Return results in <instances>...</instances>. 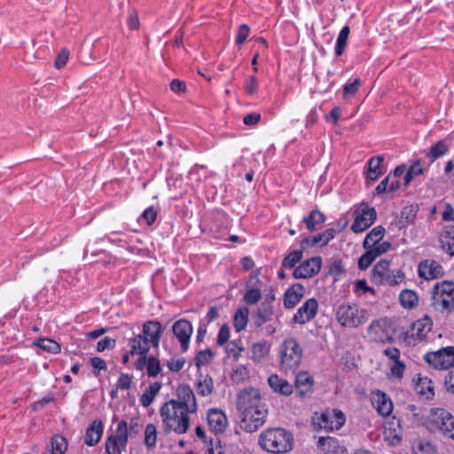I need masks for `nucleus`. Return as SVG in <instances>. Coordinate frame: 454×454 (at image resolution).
<instances>
[{"instance_id":"1","label":"nucleus","mask_w":454,"mask_h":454,"mask_svg":"<svg viewBox=\"0 0 454 454\" xmlns=\"http://www.w3.org/2000/svg\"><path fill=\"white\" fill-rule=\"evenodd\" d=\"M237 410L240 415V427L246 432L257 431L266 421L268 408L258 389L241 390L237 397Z\"/></svg>"},{"instance_id":"2","label":"nucleus","mask_w":454,"mask_h":454,"mask_svg":"<svg viewBox=\"0 0 454 454\" xmlns=\"http://www.w3.org/2000/svg\"><path fill=\"white\" fill-rule=\"evenodd\" d=\"M163 431L166 434L174 432L176 434H185L190 427L189 411L178 407L175 400L166 402L160 408Z\"/></svg>"},{"instance_id":"3","label":"nucleus","mask_w":454,"mask_h":454,"mask_svg":"<svg viewBox=\"0 0 454 454\" xmlns=\"http://www.w3.org/2000/svg\"><path fill=\"white\" fill-rule=\"evenodd\" d=\"M258 443L269 453L285 454L293 450L294 438L292 433L283 427H271L260 434Z\"/></svg>"},{"instance_id":"4","label":"nucleus","mask_w":454,"mask_h":454,"mask_svg":"<svg viewBox=\"0 0 454 454\" xmlns=\"http://www.w3.org/2000/svg\"><path fill=\"white\" fill-rule=\"evenodd\" d=\"M302 354L303 349L295 338L285 339L278 348L281 370L294 373L301 363Z\"/></svg>"},{"instance_id":"5","label":"nucleus","mask_w":454,"mask_h":454,"mask_svg":"<svg viewBox=\"0 0 454 454\" xmlns=\"http://www.w3.org/2000/svg\"><path fill=\"white\" fill-rule=\"evenodd\" d=\"M337 322L343 327L356 328L367 319V311L355 303L340 304L335 312Z\"/></svg>"},{"instance_id":"6","label":"nucleus","mask_w":454,"mask_h":454,"mask_svg":"<svg viewBox=\"0 0 454 454\" xmlns=\"http://www.w3.org/2000/svg\"><path fill=\"white\" fill-rule=\"evenodd\" d=\"M432 306L439 311L454 309V283L442 281L432 290Z\"/></svg>"},{"instance_id":"7","label":"nucleus","mask_w":454,"mask_h":454,"mask_svg":"<svg viewBox=\"0 0 454 454\" xmlns=\"http://www.w3.org/2000/svg\"><path fill=\"white\" fill-rule=\"evenodd\" d=\"M432 329V322L429 317L419 319L412 323L411 328L403 334V341L409 346H415L418 341L426 339Z\"/></svg>"},{"instance_id":"8","label":"nucleus","mask_w":454,"mask_h":454,"mask_svg":"<svg viewBox=\"0 0 454 454\" xmlns=\"http://www.w3.org/2000/svg\"><path fill=\"white\" fill-rule=\"evenodd\" d=\"M425 361L437 369H449L454 367V347L449 346L437 351L427 352Z\"/></svg>"},{"instance_id":"9","label":"nucleus","mask_w":454,"mask_h":454,"mask_svg":"<svg viewBox=\"0 0 454 454\" xmlns=\"http://www.w3.org/2000/svg\"><path fill=\"white\" fill-rule=\"evenodd\" d=\"M355 221L350 230L354 233H361L366 231L376 220L377 212L374 207H362L355 211Z\"/></svg>"},{"instance_id":"10","label":"nucleus","mask_w":454,"mask_h":454,"mask_svg":"<svg viewBox=\"0 0 454 454\" xmlns=\"http://www.w3.org/2000/svg\"><path fill=\"white\" fill-rule=\"evenodd\" d=\"M172 332L180 342L182 351L186 352L189 348L190 339L193 333V327L191 322L186 319L177 320L172 326Z\"/></svg>"},{"instance_id":"11","label":"nucleus","mask_w":454,"mask_h":454,"mask_svg":"<svg viewBox=\"0 0 454 454\" xmlns=\"http://www.w3.org/2000/svg\"><path fill=\"white\" fill-rule=\"evenodd\" d=\"M346 421L344 413L337 409L323 412L319 418L318 425L327 430H339Z\"/></svg>"},{"instance_id":"12","label":"nucleus","mask_w":454,"mask_h":454,"mask_svg":"<svg viewBox=\"0 0 454 454\" xmlns=\"http://www.w3.org/2000/svg\"><path fill=\"white\" fill-rule=\"evenodd\" d=\"M177 400H175L178 404V407H182L184 410L193 414L198 410V404L196 402L195 395L188 385H180L176 388Z\"/></svg>"},{"instance_id":"13","label":"nucleus","mask_w":454,"mask_h":454,"mask_svg":"<svg viewBox=\"0 0 454 454\" xmlns=\"http://www.w3.org/2000/svg\"><path fill=\"white\" fill-rule=\"evenodd\" d=\"M322 266V259L319 256H314L301 262L294 270L293 276L295 278H308L317 275Z\"/></svg>"},{"instance_id":"14","label":"nucleus","mask_w":454,"mask_h":454,"mask_svg":"<svg viewBox=\"0 0 454 454\" xmlns=\"http://www.w3.org/2000/svg\"><path fill=\"white\" fill-rule=\"evenodd\" d=\"M318 309V302L315 298L307 300L294 315L293 322L299 325H304L312 320Z\"/></svg>"},{"instance_id":"15","label":"nucleus","mask_w":454,"mask_h":454,"mask_svg":"<svg viewBox=\"0 0 454 454\" xmlns=\"http://www.w3.org/2000/svg\"><path fill=\"white\" fill-rule=\"evenodd\" d=\"M416 218V210L412 206L404 207L400 215H395L388 226L392 232L400 231L405 229Z\"/></svg>"},{"instance_id":"16","label":"nucleus","mask_w":454,"mask_h":454,"mask_svg":"<svg viewBox=\"0 0 454 454\" xmlns=\"http://www.w3.org/2000/svg\"><path fill=\"white\" fill-rule=\"evenodd\" d=\"M450 419V413L441 408H434L430 410L429 415L427 418V426L431 431H441L444 426L445 421Z\"/></svg>"},{"instance_id":"17","label":"nucleus","mask_w":454,"mask_h":454,"mask_svg":"<svg viewBox=\"0 0 454 454\" xmlns=\"http://www.w3.org/2000/svg\"><path fill=\"white\" fill-rule=\"evenodd\" d=\"M419 275L427 280L434 279L443 275V268L438 262L427 259L419 263Z\"/></svg>"},{"instance_id":"18","label":"nucleus","mask_w":454,"mask_h":454,"mask_svg":"<svg viewBox=\"0 0 454 454\" xmlns=\"http://www.w3.org/2000/svg\"><path fill=\"white\" fill-rule=\"evenodd\" d=\"M368 333L373 337L375 341L382 343H392L394 338L387 332V325L385 320L372 321L368 327Z\"/></svg>"},{"instance_id":"19","label":"nucleus","mask_w":454,"mask_h":454,"mask_svg":"<svg viewBox=\"0 0 454 454\" xmlns=\"http://www.w3.org/2000/svg\"><path fill=\"white\" fill-rule=\"evenodd\" d=\"M372 403L377 412L382 417H387L392 413V401L382 391L377 390L372 393Z\"/></svg>"},{"instance_id":"20","label":"nucleus","mask_w":454,"mask_h":454,"mask_svg":"<svg viewBox=\"0 0 454 454\" xmlns=\"http://www.w3.org/2000/svg\"><path fill=\"white\" fill-rule=\"evenodd\" d=\"M162 332L161 324L158 321H147L143 325V334H141L153 347L158 348Z\"/></svg>"},{"instance_id":"21","label":"nucleus","mask_w":454,"mask_h":454,"mask_svg":"<svg viewBox=\"0 0 454 454\" xmlns=\"http://www.w3.org/2000/svg\"><path fill=\"white\" fill-rule=\"evenodd\" d=\"M207 423L211 431L215 434L223 433L227 427V418L223 411L211 409L207 412Z\"/></svg>"},{"instance_id":"22","label":"nucleus","mask_w":454,"mask_h":454,"mask_svg":"<svg viewBox=\"0 0 454 454\" xmlns=\"http://www.w3.org/2000/svg\"><path fill=\"white\" fill-rule=\"evenodd\" d=\"M336 231L333 228L326 229L323 233L316 236H309L301 240V247L325 246L334 239Z\"/></svg>"},{"instance_id":"23","label":"nucleus","mask_w":454,"mask_h":454,"mask_svg":"<svg viewBox=\"0 0 454 454\" xmlns=\"http://www.w3.org/2000/svg\"><path fill=\"white\" fill-rule=\"evenodd\" d=\"M317 447L324 454H348L347 449L334 437H320Z\"/></svg>"},{"instance_id":"24","label":"nucleus","mask_w":454,"mask_h":454,"mask_svg":"<svg viewBox=\"0 0 454 454\" xmlns=\"http://www.w3.org/2000/svg\"><path fill=\"white\" fill-rule=\"evenodd\" d=\"M274 308L271 302L263 301L257 308V311L254 317V324L255 327L260 328L264 324L270 322L273 319Z\"/></svg>"},{"instance_id":"25","label":"nucleus","mask_w":454,"mask_h":454,"mask_svg":"<svg viewBox=\"0 0 454 454\" xmlns=\"http://www.w3.org/2000/svg\"><path fill=\"white\" fill-rule=\"evenodd\" d=\"M304 295V287L301 284L293 285L284 295V306L286 309L294 308Z\"/></svg>"},{"instance_id":"26","label":"nucleus","mask_w":454,"mask_h":454,"mask_svg":"<svg viewBox=\"0 0 454 454\" xmlns=\"http://www.w3.org/2000/svg\"><path fill=\"white\" fill-rule=\"evenodd\" d=\"M268 383L275 393L283 395H290L294 391L293 385L277 374L270 375L268 379Z\"/></svg>"},{"instance_id":"27","label":"nucleus","mask_w":454,"mask_h":454,"mask_svg":"<svg viewBox=\"0 0 454 454\" xmlns=\"http://www.w3.org/2000/svg\"><path fill=\"white\" fill-rule=\"evenodd\" d=\"M104 427L101 421L94 420L86 429L84 443L95 446L102 437Z\"/></svg>"},{"instance_id":"28","label":"nucleus","mask_w":454,"mask_h":454,"mask_svg":"<svg viewBox=\"0 0 454 454\" xmlns=\"http://www.w3.org/2000/svg\"><path fill=\"white\" fill-rule=\"evenodd\" d=\"M442 249L450 255H454V226L448 225L443 228L440 235Z\"/></svg>"},{"instance_id":"29","label":"nucleus","mask_w":454,"mask_h":454,"mask_svg":"<svg viewBox=\"0 0 454 454\" xmlns=\"http://www.w3.org/2000/svg\"><path fill=\"white\" fill-rule=\"evenodd\" d=\"M385 158L383 155H378L371 158L368 162V170L366 173V178L371 182H375L381 175V165Z\"/></svg>"},{"instance_id":"30","label":"nucleus","mask_w":454,"mask_h":454,"mask_svg":"<svg viewBox=\"0 0 454 454\" xmlns=\"http://www.w3.org/2000/svg\"><path fill=\"white\" fill-rule=\"evenodd\" d=\"M313 385V379L307 372H300L295 378V388L301 396L310 392Z\"/></svg>"},{"instance_id":"31","label":"nucleus","mask_w":454,"mask_h":454,"mask_svg":"<svg viewBox=\"0 0 454 454\" xmlns=\"http://www.w3.org/2000/svg\"><path fill=\"white\" fill-rule=\"evenodd\" d=\"M150 343L141 334L135 336L129 340V345L130 347L129 353L134 356L146 355L150 349Z\"/></svg>"},{"instance_id":"32","label":"nucleus","mask_w":454,"mask_h":454,"mask_svg":"<svg viewBox=\"0 0 454 454\" xmlns=\"http://www.w3.org/2000/svg\"><path fill=\"white\" fill-rule=\"evenodd\" d=\"M390 262L387 260H380L375 264L372 271V278L378 285H384V279L390 272Z\"/></svg>"},{"instance_id":"33","label":"nucleus","mask_w":454,"mask_h":454,"mask_svg":"<svg viewBox=\"0 0 454 454\" xmlns=\"http://www.w3.org/2000/svg\"><path fill=\"white\" fill-rule=\"evenodd\" d=\"M195 387L198 395L201 396L209 395L214 389L213 380L208 375L200 374L195 383Z\"/></svg>"},{"instance_id":"34","label":"nucleus","mask_w":454,"mask_h":454,"mask_svg":"<svg viewBox=\"0 0 454 454\" xmlns=\"http://www.w3.org/2000/svg\"><path fill=\"white\" fill-rule=\"evenodd\" d=\"M325 216L318 210L313 209L308 216L303 217L302 222L309 231H314L317 226L324 223Z\"/></svg>"},{"instance_id":"35","label":"nucleus","mask_w":454,"mask_h":454,"mask_svg":"<svg viewBox=\"0 0 454 454\" xmlns=\"http://www.w3.org/2000/svg\"><path fill=\"white\" fill-rule=\"evenodd\" d=\"M385 228L379 225L374 227L365 237L363 247L364 249H368L372 245H375L381 241L385 235Z\"/></svg>"},{"instance_id":"36","label":"nucleus","mask_w":454,"mask_h":454,"mask_svg":"<svg viewBox=\"0 0 454 454\" xmlns=\"http://www.w3.org/2000/svg\"><path fill=\"white\" fill-rule=\"evenodd\" d=\"M249 309L247 307H240L233 316V326L237 332L244 330L247 325Z\"/></svg>"},{"instance_id":"37","label":"nucleus","mask_w":454,"mask_h":454,"mask_svg":"<svg viewBox=\"0 0 454 454\" xmlns=\"http://www.w3.org/2000/svg\"><path fill=\"white\" fill-rule=\"evenodd\" d=\"M161 388V383L154 382L151 384L141 395L140 402L144 407H148L152 404L153 399L158 395Z\"/></svg>"},{"instance_id":"38","label":"nucleus","mask_w":454,"mask_h":454,"mask_svg":"<svg viewBox=\"0 0 454 454\" xmlns=\"http://www.w3.org/2000/svg\"><path fill=\"white\" fill-rule=\"evenodd\" d=\"M449 151V147L447 144L443 141H438L436 144L433 145L428 152L426 153V156L429 159L431 162L435 160L444 156Z\"/></svg>"},{"instance_id":"39","label":"nucleus","mask_w":454,"mask_h":454,"mask_svg":"<svg viewBox=\"0 0 454 454\" xmlns=\"http://www.w3.org/2000/svg\"><path fill=\"white\" fill-rule=\"evenodd\" d=\"M417 392L427 399L434 395L433 382L427 377L419 378L416 386Z\"/></svg>"},{"instance_id":"40","label":"nucleus","mask_w":454,"mask_h":454,"mask_svg":"<svg viewBox=\"0 0 454 454\" xmlns=\"http://www.w3.org/2000/svg\"><path fill=\"white\" fill-rule=\"evenodd\" d=\"M386 432H388V437L392 436L397 442L401 441L403 429L399 419L393 417L386 425Z\"/></svg>"},{"instance_id":"41","label":"nucleus","mask_w":454,"mask_h":454,"mask_svg":"<svg viewBox=\"0 0 454 454\" xmlns=\"http://www.w3.org/2000/svg\"><path fill=\"white\" fill-rule=\"evenodd\" d=\"M399 300L402 306L405 309H413L418 305L419 297L411 290H403L400 293Z\"/></svg>"},{"instance_id":"42","label":"nucleus","mask_w":454,"mask_h":454,"mask_svg":"<svg viewBox=\"0 0 454 454\" xmlns=\"http://www.w3.org/2000/svg\"><path fill=\"white\" fill-rule=\"evenodd\" d=\"M349 33H350V29H349L348 26L343 27L341 28V30L340 31L338 37H337L335 49H334V52H335L336 56L339 57L343 54L345 48L347 46Z\"/></svg>"},{"instance_id":"43","label":"nucleus","mask_w":454,"mask_h":454,"mask_svg":"<svg viewBox=\"0 0 454 454\" xmlns=\"http://www.w3.org/2000/svg\"><path fill=\"white\" fill-rule=\"evenodd\" d=\"M414 454H436L435 447L428 441L417 440L412 443Z\"/></svg>"},{"instance_id":"44","label":"nucleus","mask_w":454,"mask_h":454,"mask_svg":"<svg viewBox=\"0 0 454 454\" xmlns=\"http://www.w3.org/2000/svg\"><path fill=\"white\" fill-rule=\"evenodd\" d=\"M105 446L106 454H121V451L126 448L127 443L123 442L121 444V442L115 438L108 436Z\"/></svg>"},{"instance_id":"45","label":"nucleus","mask_w":454,"mask_h":454,"mask_svg":"<svg viewBox=\"0 0 454 454\" xmlns=\"http://www.w3.org/2000/svg\"><path fill=\"white\" fill-rule=\"evenodd\" d=\"M302 258V248L289 253L282 262V267L286 269L294 268Z\"/></svg>"},{"instance_id":"46","label":"nucleus","mask_w":454,"mask_h":454,"mask_svg":"<svg viewBox=\"0 0 454 454\" xmlns=\"http://www.w3.org/2000/svg\"><path fill=\"white\" fill-rule=\"evenodd\" d=\"M113 438L118 440V442L121 443H128V436H129V427L128 423L125 420H121L118 423L115 433L110 435Z\"/></svg>"},{"instance_id":"47","label":"nucleus","mask_w":454,"mask_h":454,"mask_svg":"<svg viewBox=\"0 0 454 454\" xmlns=\"http://www.w3.org/2000/svg\"><path fill=\"white\" fill-rule=\"evenodd\" d=\"M36 345L43 350L48 351L52 354H57L60 351L59 344L48 338L39 339L36 342Z\"/></svg>"},{"instance_id":"48","label":"nucleus","mask_w":454,"mask_h":454,"mask_svg":"<svg viewBox=\"0 0 454 454\" xmlns=\"http://www.w3.org/2000/svg\"><path fill=\"white\" fill-rule=\"evenodd\" d=\"M157 441V429L153 424H148L145 430V444L148 448L155 446Z\"/></svg>"},{"instance_id":"49","label":"nucleus","mask_w":454,"mask_h":454,"mask_svg":"<svg viewBox=\"0 0 454 454\" xmlns=\"http://www.w3.org/2000/svg\"><path fill=\"white\" fill-rule=\"evenodd\" d=\"M360 86H361V80L359 78L348 80L346 82V84L343 86L344 98H347L348 97H353L357 92Z\"/></svg>"},{"instance_id":"50","label":"nucleus","mask_w":454,"mask_h":454,"mask_svg":"<svg viewBox=\"0 0 454 454\" xmlns=\"http://www.w3.org/2000/svg\"><path fill=\"white\" fill-rule=\"evenodd\" d=\"M161 372L160 360L155 356H149L146 372L149 377L155 378Z\"/></svg>"},{"instance_id":"51","label":"nucleus","mask_w":454,"mask_h":454,"mask_svg":"<svg viewBox=\"0 0 454 454\" xmlns=\"http://www.w3.org/2000/svg\"><path fill=\"white\" fill-rule=\"evenodd\" d=\"M384 279V284L388 286H395L400 284L404 279V273L400 270H390L387 278Z\"/></svg>"},{"instance_id":"52","label":"nucleus","mask_w":454,"mask_h":454,"mask_svg":"<svg viewBox=\"0 0 454 454\" xmlns=\"http://www.w3.org/2000/svg\"><path fill=\"white\" fill-rule=\"evenodd\" d=\"M391 247V244L388 241H383L376 243L375 245H372L368 249L373 254V255L377 258L381 254L387 253Z\"/></svg>"},{"instance_id":"53","label":"nucleus","mask_w":454,"mask_h":454,"mask_svg":"<svg viewBox=\"0 0 454 454\" xmlns=\"http://www.w3.org/2000/svg\"><path fill=\"white\" fill-rule=\"evenodd\" d=\"M365 250L366 252L362 254L358 260V268L362 270H366L376 259V257L369 249Z\"/></svg>"},{"instance_id":"54","label":"nucleus","mask_w":454,"mask_h":454,"mask_svg":"<svg viewBox=\"0 0 454 454\" xmlns=\"http://www.w3.org/2000/svg\"><path fill=\"white\" fill-rule=\"evenodd\" d=\"M262 298L261 291L257 288H251L244 294V301L248 304H255Z\"/></svg>"},{"instance_id":"55","label":"nucleus","mask_w":454,"mask_h":454,"mask_svg":"<svg viewBox=\"0 0 454 454\" xmlns=\"http://www.w3.org/2000/svg\"><path fill=\"white\" fill-rule=\"evenodd\" d=\"M268 354V348L265 343H255L252 347V356L255 360L262 359Z\"/></svg>"},{"instance_id":"56","label":"nucleus","mask_w":454,"mask_h":454,"mask_svg":"<svg viewBox=\"0 0 454 454\" xmlns=\"http://www.w3.org/2000/svg\"><path fill=\"white\" fill-rule=\"evenodd\" d=\"M213 354L210 349L200 351L195 357V364L198 367L208 364L211 360Z\"/></svg>"},{"instance_id":"57","label":"nucleus","mask_w":454,"mask_h":454,"mask_svg":"<svg viewBox=\"0 0 454 454\" xmlns=\"http://www.w3.org/2000/svg\"><path fill=\"white\" fill-rule=\"evenodd\" d=\"M230 339V327L228 325H223L218 332L216 343L218 346H223Z\"/></svg>"},{"instance_id":"58","label":"nucleus","mask_w":454,"mask_h":454,"mask_svg":"<svg viewBox=\"0 0 454 454\" xmlns=\"http://www.w3.org/2000/svg\"><path fill=\"white\" fill-rule=\"evenodd\" d=\"M115 346V340L110 337H105L97 343V351L103 352L106 349H112Z\"/></svg>"},{"instance_id":"59","label":"nucleus","mask_w":454,"mask_h":454,"mask_svg":"<svg viewBox=\"0 0 454 454\" xmlns=\"http://www.w3.org/2000/svg\"><path fill=\"white\" fill-rule=\"evenodd\" d=\"M250 33V28L247 25L243 24L239 27L237 38H236V43L239 45H242L247 38L248 37Z\"/></svg>"},{"instance_id":"60","label":"nucleus","mask_w":454,"mask_h":454,"mask_svg":"<svg viewBox=\"0 0 454 454\" xmlns=\"http://www.w3.org/2000/svg\"><path fill=\"white\" fill-rule=\"evenodd\" d=\"M142 218L148 225H152L157 218V211L153 207H147L142 214Z\"/></svg>"},{"instance_id":"61","label":"nucleus","mask_w":454,"mask_h":454,"mask_svg":"<svg viewBox=\"0 0 454 454\" xmlns=\"http://www.w3.org/2000/svg\"><path fill=\"white\" fill-rule=\"evenodd\" d=\"M132 377L128 373H121L117 381V387L127 390L130 387Z\"/></svg>"},{"instance_id":"62","label":"nucleus","mask_w":454,"mask_h":454,"mask_svg":"<svg viewBox=\"0 0 454 454\" xmlns=\"http://www.w3.org/2000/svg\"><path fill=\"white\" fill-rule=\"evenodd\" d=\"M405 369V364L401 360L394 362V364L390 367L391 374L398 379L403 378Z\"/></svg>"},{"instance_id":"63","label":"nucleus","mask_w":454,"mask_h":454,"mask_svg":"<svg viewBox=\"0 0 454 454\" xmlns=\"http://www.w3.org/2000/svg\"><path fill=\"white\" fill-rule=\"evenodd\" d=\"M442 433L454 440V417L450 414V419L445 421Z\"/></svg>"},{"instance_id":"64","label":"nucleus","mask_w":454,"mask_h":454,"mask_svg":"<svg viewBox=\"0 0 454 454\" xmlns=\"http://www.w3.org/2000/svg\"><path fill=\"white\" fill-rule=\"evenodd\" d=\"M207 452L208 454H224V448L221 445L220 441L216 438L215 441L211 440Z\"/></svg>"}]
</instances>
